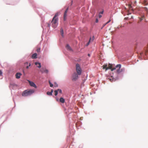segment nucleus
Returning <instances> with one entry per match:
<instances>
[{
	"instance_id": "nucleus-17",
	"label": "nucleus",
	"mask_w": 148,
	"mask_h": 148,
	"mask_svg": "<svg viewBox=\"0 0 148 148\" xmlns=\"http://www.w3.org/2000/svg\"><path fill=\"white\" fill-rule=\"evenodd\" d=\"M60 32H61V35L63 37L64 36V35H63L64 32H63V30L62 28H61L60 29Z\"/></svg>"
},
{
	"instance_id": "nucleus-31",
	"label": "nucleus",
	"mask_w": 148,
	"mask_h": 148,
	"mask_svg": "<svg viewBox=\"0 0 148 148\" xmlns=\"http://www.w3.org/2000/svg\"><path fill=\"white\" fill-rule=\"evenodd\" d=\"M102 17V15H99V18H100Z\"/></svg>"
},
{
	"instance_id": "nucleus-1",
	"label": "nucleus",
	"mask_w": 148,
	"mask_h": 148,
	"mask_svg": "<svg viewBox=\"0 0 148 148\" xmlns=\"http://www.w3.org/2000/svg\"><path fill=\"white\" fill-rule=\"evenodd\" d=\"M102 67L103 69H105L106 71L108 69H110L111 70V71H112L116 69V72L118 73H121L122 71V69H120L121 67V65L120 64H117L115 67L114 68L112 67V65L111 64H108V67L107 64H105L103 65Z\"/></svg>"
},
{
	"instance_id": "nucleus-9",
	"label": "nucleus",
	"mask_w": 148,
	"mask_h": 148,
	"mask_svg": "<svg viewBox=\"0 0 148 148\" xmlns=\"http://www.w3.org/2000/svg\"><path fill=\"white\" fill-rule=\"evenodd\" d=\"M22 75L21 73H17L16 74V77L17 79H19L20 77V76Z\"/></svg>"
},
{
	"instance_id": "nucleus-20",
	"label": "nucleus",
	"mask_w": 148,
	"mask_h": 148,
	"mask_svg": "<svg viewBox=\"0 0 148 148\" xmlns=\"http://www.w3.org/2000/svg\"><path fill=\"white\" fill-rule=\"evenodd\" d=\"M49 84L50 87H52L53 86V84H51V82L50 81H49Z\"/></svg>"
},
{
	"instance_id": "nucleus-15",
	"label": "nucleus",
	"mask_w": 148,
	"mask_h": 148,
	"mask_svg": "<svg viewBox=\"0 0 148 148\" xmlns=\"http://www.w3.org/2000/svg\"><path fill=\"white\" fill-rule=\"evenodd\" d=\"M108 79L111 82H112L114 81V78L112 76L108 78Z\"/></svg>"
},
{
	"instance_id": "nucleus-33",
	"label": "nucleus",
	"mask_w": 148,
	"mask_h": 148,
	"mask_svg": "<svg viewBox=\"0 0 148 148\" xmlns=\"http://www.w3.org/2000/svg\"><path fill=\"white\" fill-rule=\"evenodd\" d=\"M53 92V89H52L50 92L52 93V94Z\"/></svg>"
},
{
	"instance_id": "nucleus-13",
	"label": "nucleus",
	"mask_w": 148,
	"mask_h": 148,
	"mask_svg": "<svg viewBox=\"0 0 148 148\" xmlns=\"http://www.w3.org/2000/svg\"><path fill=\"white\" fill-rule=\"evenodd\" d=\"M66 47L68 50H69L70 51H71L72 49L71 48V47H70V46H69V45H67Z\"/></svg>"
},
{
	"instance_id": "nucleus-4",
	"label": "nucleus",
	"mask_w": 148,
	"mask_h": 148,
	"mask_svg": "<svg viewBox=\"0 0 148 148\" xmlns=\"http://www.w3.org/2000/svg\"><path fill=\"white\" fill-rule=\"evenodd\" d=\"M76 70L77 73L79 75H81L82 73V69L80 67V66L79 64H77L75 66Z\"/></svg>"
},
{
	"instance_id": "nucleus-5",
	"label": "nucleus",
	"mask_w": 148,
	"mask_h": 148,
	"mask_svg": "<svg viewBox=\"0 0 148 148\" xmlns=\"http://www.w3.org/2000/svg\"><path fill=\"white\" fill-rule=\"evenodd\" d=\"M78 75H78L77 73H74L72 75V80L74 81H76L78 79Z\"/></svg>"
},
{
	"instance_id": "nucleus-24",
	"label": "nucleus",
	"mask_w": 148,
	"mask_h": 148,
	"mask_svg": "<svg viewBox=\"0 0 148 148\" xmlns=\"http://www.w3.org/2000/svg\"><path fill=\"white\" fill-rule=\"evenodd\" d=\"M40 48H38L37 49L36 51L38 52H40Z\"/></svg>"
},
{
	"instance_id": "nucleus-38",
	"label": "nucleus",
	"mask_w": 148,
	"mask_h": 148,
	"mask_svg": "<svg viewBox=\"0 0 148 148\" xmlns=\"http://www.w3.org/2000/svg\"><path fill=\"white\" fill-rule=\"evenodd\" d=\"M103 13V12H101V13L102 14Z\"/></svg>"
},
{
	"instance_id": "nucleus-19",
	"label": "nucleus",
	"mask_w": 148,
	"mask_h": 148,
	"mask_svg": "<svg viewBox=\"0 0 148 148\" xmlns=\"http://www.w3.org/2000/svg\"><path fill=\"white\" fill-rule=\"evenodd\" d=\"M47 94L49 95H52V94L51 92H47Z\"/></svg>"
},
{
	"instance_id": "nucleus-35",
	"label": "nucleus",
	"mask_w": 148,
	"mask_h": 148,
	"mask_svg": "<svg viewBox=\"0 0 148 148\" xmlns=\"http://www.w3.org/2000/svg\"><path fill=\"white\" fill-rule=\"evenodd\" d=\"M28 63L27 62L25 63V65H28Z\"/></svg>"
},
{
	"instance_id": "nucleus-30",
	"label": "nucleus",
	"mask_w": 148,
	"mask_h": 148,
	"mask_svg": "<svg viewBox=\"0 0 148 148\" xmlns=\"http://www.w3.org/2000/svg\"><path fill=\"white\" fill-rule=\"evenodd\" d=\"M2 73L1 71V70H0V76H1L2 75Z\"/></svg>"
},
{
	"instance_id": "nucleus-3",
	"label": "nucleus",
	"mask_w": 148,
	"mask_h": 148,
	"mask_svg": "<svg viewBox=\"0 0 148 148\" xmlns=\"http://www.w3.org/2000/svg\"><path fill=\"white\" fill-rule=\"evenodd\" d=\"M58 18H53L51 21L52 26L54 28H56L58 25Z\"/></svg>"
},
{
	"instance_id": "nucleus-32",
	"label": "nucleus",
	"mask_w": 148,
	"mask_h": 148,
	"mask_svg": "<svg viewBox=\"0 0 148 148\" xmlns=\"http://www.w3.org/2000/svg\"><path fill=\"white\" fill-rule=\"evenodd\" d=\"M55 84V87H58V85L56 83Z\"/></svg>"
},
{
	"instance_id": "nucleus-12",
	"label": "nucleus",
	"mask_w": 148,
	"mask_h": 148,
	"mask_svg": "<svg viewBox=\"0 0 148 148\" xmlns=\"http://www.w3.org/2000/svg\"><path fill=\"white\" fill-rule=\"evenodd\" d=\"M60 101L62 103H64L65 102V100L63 98L61 97L60 99Z\"/></svg>"
},
{
	"instance_id": "nucleus-37",
	"label": "nucleus",
	"mask_w": 148,
	"mask_h": 148,
	"mask_svg": "<svg viewBox=\"0 0 148 148\" xmlns=\"http://www.w3.org/2000/svg\"><path fill=\"white\" fill-rule=\"evenodd\" d=\"M48 27H49L50 26V25H49V24H48Z\"/></svg>"
},
{
	"instance_id": "nucleus-25",
	"label": "nucleus",
	"mask_w": 148,
	"mask_h": 148,
	"mask_svg": "<svg viewBox=\"0 0 148 148\" xmlns=\"http://www.w3.org/2000/svg\"><path fill=\"white\" fill-rule=\"evenodd\" d=\"M57 90L58 91V92H59L60 93H62V91L61 89H58Z\"/></svg>"
},
{
	"instance_id": "nucleus-28",
	"label": "nucleus",
	"mask_w": 148,
	"mask_h": 148,
	"mask_svg": "<svg viewBox=\"0 0 148 148\" xmlns=\"http://www.w3.org/2000/svg\"><path fill=\"white\" fill-rule=\"evenodd\" d=\"M31 65V64L29 63V66H26V68L28 69L29 68V66H30Z\"/></svg>"
},
{
	"instance_id": "nucleus-7",
	"label": "nucleus",
	"mask_w": 148,
	"mask_h": 148,
	"mask_svg": "<svg viewBox=\"0 0 148 148\" xmlns=\"http://www.w3.org/2000/svg\"><path fill=\"white\" fill-rule=\"evenodd\" d=\"M68 10V8H67L65 11L64 15V20L65 21L66 20V17L67 16V13Z\"/></svg>"
},
{
	"instance_id": "nucleus-2",
	"label": "nucleus",
	"mask_w": 148,
	"mask_h": 148,
	"mask_svg": "<svg viewBox=\"0 0 148 148\" xmlns=\"http://www.w3.org/2000/svg\"><path fill=\"white\" fill-rule=\"evenodd\" d=\"M34 92V90L33 89L26 90L23 92L22 95L23 97H26L31 95Z\"/></svg>"
},
{
	"instance_id": "nucleus-11",
	"label": "nucleus",
	"mask_w": 148,
	"mask_h": 148,
	"mask_svg": "<svg viewBox=\"0 0 148 148\" xmlns=\"http://www.w3.org/2000/svg\"><path fill=\"white\" fill-rule=\"evenodd\" d=\"M37 54L36 53H34L32 56L31 58L32 59H36L37 58Z\"/></svg>"
},
{
	"instance_id": "nucleus-16",
	"label": "nucleus",
	"mask_w": 148,
	"mask_h": 148,
	"mask_svg": "<svg viewBox=\"0 0 148 148\" xmlns=\"http://www.w3.org/2000/svg\"><path fill=\"white\" fill-rule=\"evenodd\" d=\"M59 14L58 12L56 13L55 14V16H54L53 18H58V17H57V16L59 15Z\"/></svg>"
},
{
	"instance_id": "nucleus-29",
	"label": "nucleus",
	"mask_w": 148,
	"mask_h": 148,
	"mask_svg": "<svg viewBox=\"0 0 148 148\" xmlns=\"http://www.w3.org/2000/svg\"><path fill=\"white\" fill-rule=\"evenodd\" d=\"M98 22V20L97 18H96V22L97 23Z\"/></svg>"
},
{
	"instance_id": "nucleus-23",
	"label": "nucleus",
	"mask_w": 148,
	"mask_h": 148,
	"mask_svg": "<svg viewBox=\"0 0 148 148\" xmlns=\"http://www.w3.org/2000/svg\"><path fill=\"white\" fill-rule=\"evenodd\" d=\"M91 38H90L89 42L86 44L87 46H88L90 42L91 41Z\"/></svg>"
},
{
	"instance_id": "nucleus-14",
	"label": "nucleus",
	"mask_w": 148,
	"mask_h": 148,
	"mask_svg": "<svg viewBox=\"0 0 148 148\" xmlns=\"http://www.w3.org/2000/svg\"><path fill=\"white\" fill-rule=\"evenodd\" d=\"M140 19L139 21L138 22V23H139L140 22H141L144 18V16H142L141 17H139Z\"/></svg>"
},
{
	"instance_id": "nucleus-36",
	"label": "nucleus",
	"mask_w": 148,
	"mask_h": 148,
	"mask_svg": "<svg viewBox=\"0 0 148 148\" xmlns=\"http://www.w3.org/2000/svg\"><path fill=\"white\" fill-rule=\"evenodd\" d=\"M88 56H90V54H88Z\"/></svg>"
},
{
	"instance_id": "nucleus-22",
	"label": "nucleus",
	"mask_w": 148,
	"mask_h": 148,
	"mask_svg": "<svg viewBox=\"0 0 148 148\" xmlns=\"http://www.w3.org/2000/svg\"><path fill=\"white\" fill-rule=\"evenodd\" d=\"M144 10L147 13H148V8L146 7H145L144 8Z\"/></svg>"
},
{
	"instance_id": "nucleus-21",
	"label": "nucleus",
	"mask_w": 148,
	"mask_h": 148,
	"mask_svg": "<svg viewBox=\"0 0 148 148\" xmlns=\"http://www.w3.org/2000/svg\"><path fill=\"white\" fill-rule=\"evenodd\" d=\"M55 95L57 96L58 95V91L57 90H55L54 91Z\"/></svg>"
},
{
	"instance_id": "nucleus-6",
	"label": "nucleus",
	"mask_w": 148,
	"mask_h": 148,
	"mask_svg": "<svg viewBox=\"0 0 148 148\" xmlns=\"http://www.w3.org/2000/svg\"><path fill=\"white\" fill-rule=\"evenodd\" d=\"M42 73H45L47 74L49 72L48 70L46 69L45 68L42 67L40 70Z\"/></svg>"
},
{
	"instance_id": "nucleus-26",
	"label": "nucleus",
	"mask_w": 148,
	"mask_h": 148,
	"mask_svg": "<svg viewBox=\"0 0 148 148\" xmlns=\"http://www.w3.org/2000/svg\"><path fill=\"white\" fill-rule=\"evenodd\" d=\"M91 41H92L94 40V38H95V37H94V36H93V37H92V38H91Z\"/></svg>"
},
{
	"instance_id": "nucleus-18",
	"label": "nucleus",
	"mask_w": 148,
	"mask_h": 148,
	"mask_svg": "<svg viewBox=\"0 0 148 148\" xmlns=\"http://www.w3.org/2000/svg\"><path fill=\"white\" fill-rule=\"evenodd\" d=\"M110 21V20H109L107 23H104L103 24V26L101 28L102 29L103 27H104Z\"/></svg>"
},
{
	"instance_id": "nucleus-8",
	"label": "nucleus",
	"mask_w": 148,
	"mask_h": 148,
	"mask_svg": "<svg viewBox=\"0 0 148 148\" xmlns=\"http://www.w3.org/2000/svg\"><path fill=\"white\" fill-rule=\"evenodd\" d=\"M29 83L30 85L32 86H33L35 88H37V86L33 82L29 81Z\"/></svg>"
},
{
	"instance_id": "nucleus-27",
	"label": "nucleus",
	"mask_w": 148,
	"mask_h": 148,
	"mask_svg": "<svg viewBox=\"0 0 148 148\" xmlns=\"http://www.w3.org/2000/svg\"><path fill=\"white\" fill-rule=\"evenodd\" d=\"M128 6L130 8H131L132 7L131 4H129Z\"/></svg>"
},
{
	"instance_id": "nucleus-10",
	"label": "nucleus",
	"mask_w": 148,
	"mask_h": 148,
	"mask_svg": "<svg viewBox=\"0 0 148 148\" xmlns=\"http://www.w3.org/2000/svg\"><path fill=\"white\" fill-rule=\"evenodd\" d=\"M35 64L37 66V67L39 68H40L41 67V65L40 63L36 62L35 63Z\"/></svg>"
},
{
	"instance_id": "nucleus-34",
	"label": "nucleus",
	"mask_w": 148,
	"mask_h": 148,
	"mask_svg": "<svg viewBox=\"0 0 148 148\" xmlns=\"http://www.w3.org/2000/svg\"><path fill=\"white\" fill-rule=\"evenodd\" d=\"M144 4H145V5H147L148 3H144Z\"/></svg>"
}]
</instances>
